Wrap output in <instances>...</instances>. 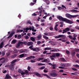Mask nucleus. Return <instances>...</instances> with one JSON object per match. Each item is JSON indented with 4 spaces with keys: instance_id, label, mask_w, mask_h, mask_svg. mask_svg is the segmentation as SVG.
I'll use <instances>...</instances> for the list:
<instances>
[{
    "instance_id": "1",
    "label": "nucleus",
    "mask_w": 79,
    "mask_h": 79,
    "mask_svg": "<svg viewBox=\"0 0 79 79\" xmlns=\"http://www.w3.org/2000/svg\"><path fill=\"white\" fill-rule=\"evenodd\" d=\"M57 18L59 19L60 21H66V18H64L61 16L58 15L57 16Z\"/></svg>"
},
{
    "instance_id": "2",
    "label": "nucleus",
    "mask_w": 79,
    "mask_h": 79,
    "mask_svg": "<svg viewBox=\"0 0 79 79\" xmlns=\"http://www.w3.org/2000/svg\"><path fill=\"white\" fill-rule=\"evenodd\" d=\"M63 38V39H66L65 35H60L58 36H56L55 37V39H58L59 38Z\"/></svg>"
},
{
    "instance_id": "3",
    "label": "nucleus",
    "mask_w": 79,
    "mask_h": 79,
    "mask_svg": "<svg viewBox=\"0 0 79 79\" xmlns=\"http://www.w3.org/2000/svg\"><path fill=\"white\" fill-rule=\"evenodd\" d=\"M14 65H15V64H11L9 66V68L10 70L11 71H13L14 70Z\"/></svg>"
},
{
    "instance_id": "4",
    "label": "nucleus",
    "mask_w": 79,
    "mask_h": 79,
    "mask_svg": "<svg viewBox=\"0 0 79 79\" xmlns=\"http://www.w3.org/2000/svg\"><path fill=\"white\" fill-rule=\"evenodd\" d=\"M65 22H66L67 23L69 24H73L74 23V22L73 21H71L69 19H65Z\"/></svg>"
},
{
    "instance_id": "5",
    "label": "nucleus",
    "mask_w": 79,
    "mask_h": 79,
    "mask_svg": "<svg viewBox=\"0 0 79 79\" xmlns=\"http://www.w3.org/2000/svg\"><path fill=\"white\" fill-rule=\"evenodd\" d=\"M19 52H20V53H27L28 52V50L27 49H24L19 51Z\"/></svg>"
},
{
    "instance_id": "6",
    "label": "nucleus",
    "mask_w": 79,
    "mask_h": 79,
    "mask_svg": "<svg viewBox=\"0 0 79 79\" xmlns=\"http://www.w3.org/2000/svg\"><path fill=\"white\" fill-rule=\"evenodd\" d=\"M50 57L51 58V60H54V58H55V57H56V54L53 53L52 55L50 56Z\"/></svg>"
},
{
    "instance_id": "7",
    "label": "nucleus",
    "mask_w": 79,
    "mask_h": 79,
    "mask_svg": "<svg viewBox=\"0 0 79 79\" xmlns=\"http://www.w3.org/2000/svg\"><path fill=\"white\" fill-rule=\"evenodd\" d=\"M31 50H32L33 51L38 52H39L40 50V49L39 48H32L31 49Z\"/></svg>"
},
{
    "instance_id": "8",
    "label": "nucleus",
    "mask_w": 79,
    "mask_h": 79,
    "mask_svg": "<svg viewBox=\"0 0 79 79\" xmlns=\"http://www.w3.org/2000/svg\"><path fill=\"white\" fill-rule=\"evenodd\" d=\"M51 76L52 77H56L57 76V74L54 72L51 73Z\"/></svg>"
},
{
    "instance_id": "9",
    "label": "nucleus",
    "mask_w": 79,
    "mask_h": 79,
    "mask_svg": "<svg viewBox=\"0 0 79 79\" xmlns=\"http://www.w3.org/2000/svg\"><path fill=\"white\" fill-rule=\"evenodd\" d=\"M26 56H24V54H22L20 55L19 56H18L17 58H23V57H25Z\"/></svg>"
},
{
    "instance_id": "10",
    "label": "nucleus",
    "mask_w": 79,
    "mask_h": 79,
    "mask_svg": "<svg viewBox=\"0 0 79 79\" xmlns=\"http://www.w3.org/2000/svg\"><path fill=\"white\" fill-rule=\"evenodd\" d=\"M73 40H76L77 38L76 37H77V34H73Z\"/></svg>"
},
{
    "instance_id": "11",
    "label": "nucleus",
    "mask_w": 79,
    "mask_h": 79,
    "mask_svg": "<svg viewBox=\"0 0 79 79\" xmlns=\"http://www.w3.org/2000/svg\"><path fill=\"white\" fill-rule=\"evenodd\" d=\"M28 46H31V45H33V42H29L27 43Z\"/></svg>"
},
{
    "instance_id": "12",
    "label": "nucleus",
    "mask_w": 79,
    "mask_h": 79,
    "mask_svg": "<svg viewBox=\"0 0 79 79\" xmlns=\"http://www.w3.org/2000/svg\"><path fill=\"white\" fill-rule=\"evenodd\" d=\"M17 54H14L13 55H12L10 56V57L12 58H16L17 57Z\"/></svg>"
},
{
    "instance_id": "13",
    "label": "nucleus",
    "mask_w": 79,
    "mask_h": 79,
    "mask_svg": "<svg viewBox=\"0 0 79 79\" xmlns=\"http://www.w3.org/2000/svg\"><path fill=\"white\" fill-rule=\"evenodd\" d=\"M71 12H73V13H78L79 12V10H71Z\"/></svg>"
},
{
    "instance_id": "14",
    "label": "nucleus",
    "mask_w": 79,
    "mask_h": 79,
    "mask_svg": "<svg viewBox=\"0 0 79 79\" xmlns=\"http://www.w3.org/2000/svg\"><path fill=\"white\" fill-rule=\"evenodd\" d=\"M52 49H53V48H44V50H52Z\"/></svg>"
},
{
    "instance_id": "15",
    "label": "nucleus",
    "mask_w": 79,
    "mask_h": 79,
    "mask_svg": "<svg viewBox=\"0 0 79 79\" xmlns=\"http://www.w3.org/2000/svg\"><path fill=\"white\" fill-rule=\"evenodd\" d=\"M35 74L36 76H37L38 77H42L40 75V74L36 72L35 73Z\"/></svg>"
},
{
    "instance_id": "16",
    "label": "nucleus",
    "mask_w": 79,
    "mask_h": 79,
    "mask_svg": "<svg viewBox=\"0 0 79 79\" xmlns=\"http://www.w3.org/2000/svg\"><path fill=\"white\" fill-rule=\"evenodd\" d=\"M30 39L31 40V41H32V42H35V38H34L33 37H31L30 38Z\"/></svg>"
},
{
    "instance_id": "17",
    "label": "nucleus",
    "mask_w": 79,
    "mask_h": 79,
    "mask_svg": "<svg viewBox=\"0 0 79 79\" xmlns=\"http://www.w3.org/2000/svg\"><path fill=\"white\" fill-rule=\"evenodd\" d=\"M60 60L62 62H64L65 61H66V60H65V59H64V58H60Z\"/></svg>"
},
{
    "instance_id": "18",
    "label": "nucleus",
    "mask_w": 79,
    "mask_h": 79,
    "mask_svg": "<svg viewBox=\"0 0 79 79\" xmlns=\"http://www.w3.org/2000/svg\"><path fill=\"white\" fill-rule=\"evenodd\" d=\"M42 37V35L41 34L39 35L37 37V39H38V40H40L41 39V38Z\"/></svg>"
},
{
    "instance_id": "19",
    "label": "nucleus",
    "mask_w": 79,
    "mask_h": 79,
    "mask_svg": "<svg viewBox=\"0 0 79 79\" xmlns=\"http://www.w3.org/2000/svg\"><path fill=\"white\" fill-rule=\"evenodd\" d=\"M4 44V43L3 42H2L0 45V49H1V48H2V47H3V44Z\"/></svg>"
},
{
    "instance_id": "20",
    "label": "nucleus",
    "mask_w": 79,
    "mask_h": 79,
    "mask_svg": "<svg viewBox=\"0 0 79 79\" xmlns=\"http://www.w3.org/2000/svg\"><path fill=\"white\" fill-rule=\"evenodd\" d=\"M45 2H46L47 5H49L50 4V1L48 0H44Z\"/></svg>"
},
{
    "instance_id": "21",
    "label": "nucleus",
    "mask_w": 79,
    "mask_h": 79,
    "mask_svg": "<svg viewBox=\"0 0 79 79\" xmlns=\"http://www.w3.org/2000/svg\"><path fill=\"white\" fill-rule=\"evenodd\" d=\"M16 40H14L12 41L11 44H16Z\"/></svg>"
},
{
    "instance_id": "22",
    "label": "nucleus",
    "mask_w": 79,
    "mask_h": 79,
    "mask_svg": "<svg viewBox=\"0 0 79 79\" xmlns=\"http://www.w3.org/2000/svg\"><path fill=\"white\" fill-rule=\"evenodd\" d=\"M6 79H10L11 78V76H9L8 74H6Z\"/></svg>"
},
{
    "instance_id": "23",
    "label": "nucleus",
    "mask_w": 79,
    "mask_h": 79,
    "mask_svg": "<svg viewBox=\"0 0 79 79\" xmlns=\"http://www.w3.org/2000/svg\"><path fill=\"white\" fill-rule=\"evenodd\" d=\"M58 26V25L57 24H56V26L54 27V29L55 30H56V31H58V29H57V27Z\"/></svg>"
},
{
    "instance_id": "24",
    "label": "nucleus",
    "mask_w": 79,
    "mask_h": 79,
    "mask_svg": "<svg viewBox=\"0 0 79 79\" xmlns=\"http://www.w3.org/2000/svg\"><path fill=\"white\" fill-rule=\"evenodd\" d=\"M68 37H69L70 39H71V40H73V37H72L71 35H69L68 36Z\"/></svg>"
},
{
    "instance_id": "25",
    "label": "nucleus",
    "mask_w": 79,
    "mask_h": 79,
    "mask_svg": "<svg viewBox=\"0 0 79 79\" xmlns=\"http://www.w3.org/2000/svg\"><path fill=\"white\" fill-rule=\"evenodd\" d=\"M19 47H20V44L18 43L16 46V48H19Z\"/></svg>"
},
{
    "instance_id": "26",
    "label": "nucleus",
    "mask_w": 79,
    "mask_h": 79,
    "mask_svg": "<svg viewBox=\"0 0 79 79\" xmlns=\"http://www.w3.org/2000/svg\"><path fill=\"white\" fill-rule=\"evenodd\" d=\"M15 62H16V60L15 59L14 60H12L11 62V64H13V63H15Z\"/></svg>"
},
{
    "instance_id": "27",
    "label": "nucleus",
    "mask_w": 79,
    "mask_h": 79,
    "mask_svg": "<svg viewBox=\"0 0 79 79\" xmlns=\"http://www.w3.org/2000/svg\"><path fill=\"white\" fill-rule=\"evenodd\" d=\"M44 59V58H39L38 59H37V60L38 61H40V60H42Z\"/></svg>"
},
{
    "instance_id": "28",
    "label": "nucleus",
    "mask_w": 79,
    "mask_h": 79,
    "mask_svg": "<svg viewBox=\"0 0 79 79\" xmlns=\"http://www.w3.org/2000/svg\"><path fill=\"white\" fill-rule=\"evenodd\" d=\"M30 62L31 63H35V59H34L33 60H32V59L31 60Z\"/></svg>"
},
{
    "instance_id": "29",
    "label": "nucleus",
    "mask_w": 79,
    "mask_h": 79,
    "mask_svg": "<svg viewBox=\"0 0 79 79\" xmlns=\"http://www.w3.org/2000/svg\"><path fill=\"white\" fill-rule=\"evenodd\" d=\"M60 66H62L63 67H65V65L64 63H61L60 64Z\"/></svg>"
},
{
    "instance_id": "30",
    "label": "nucleus",
    "mask_w": 79,
    "mask_h": 79,
    "mask_svg": "<svg viewBox=\"0 0 79 79\" xmlns=\"http://www.w3.org/2000/svg\"><path fill=\"white\" fill-rule=\"evenodd\" d=\"M43 38L45 39H46V40H48V37L46 36L45 35H43Z\"/></svg>"
},
{
    "instance_id": "31",
    "label": "nucleus",
    "mask_w": 79,
    "mask_h": 79,
    "mask_svg": "<svg viewBox=\"0 0 79 79\" xmlns=\"http://www.w3.org/2000/svg\"><path fill=\"white\" fill-rule=\"evenodd\" d=\"M65 30H66L67 32H68V31H69L70 30V28H69V27H67L65 29Z\"/></svg>"
},
{
    "instance_id": "32",
    "label": "nucleus",
    "mask_w": 79,
    "mask_h": 79,
    "mask_svg": "<svg viewBox=\"0 0 79 79\" xmlns=\"http://www.w3.org/2000/svg\"><path fill=\"white\" fill-rule=\"evenodd\" d=\"M49 29L50 31H52V30H53V26H51V27H49Z\"/></svg>"
},
{
    "instance_id": "33",
    "label": "nucleus",
    "mask_w": 79,
    "mask_h": 79,
    "mask_svg": "<svg viewBox=\"0 0 79 79\" xmlns=\"http://www.w3.org/2000/svg\"><path fill=\"white\" fill-rule=\"evenodd\" d=\"M47 62H50V61H48V60L47 59H44V63H47Z\"/></svg>"
},
{
    "instance_id": "34",
    "label": "nucleus",
    "mask_w": 79,
    "mask_h": 79,
    "mask_svg": "<svg viewBox=\"0 0 79 79\" xmlns=\"http://www.w3.org/2000/svg\"><path fill=\"white\" fill-rule=\"evenodd\" d=\"M31 56L27 57L26 58V60H31Z\"/></svg>"
},
{
    "instance_id": "35",
    "label": "nucleus",
    "mask_w": 79,
    "mask_h": 79,
    "mask_svg": "<svg viewBox=\"0 0 79 79\" xmlns=\"http://www.w3.org/2000/svg\"><path fill=\"white\" fill-rule=\"evenodd\" d=\"M38 66H44L45 65V64H41V63H39L38 64Z\"/></svg>"
},
{
    "instance_id": "36",
    "label": "nucleus",
    "mask_w": 79,
    "mask_h": 79,
    "mask_svg": "<svg viewBox=\"0 0 79 79\" xmlns=\"http://www.w3.org/2000/svg\"><path fill=\"white\" fill-rule=\"evenodd\" d=\"M14 52L15 53H16L18 52V50L16 49H15L14 50Z\"/></svg>"
},
{
    "instance_id": "37",
    "label": "nucleus",
    "mask_w": 79,
    "mask_h": 79,
    "mask_svg": "<svg viewBox=\"0 0 79 79\" xmlns=\"http://www.w3.org/2000/svg\"><path fill=\"white\" fill-rule=\"evenodd\" d=\"M66 53L67 55H69L70 54V52L69 51H66Z\"/></svg>"
},
{
    "instance_id": "38",
    "label": "nucleus",
    "mask_w": 79,
    "mask_h": 79,
    "mask_svg": "<svg viewBox=\"0 0 79 79\" xmlns=\"http://www.w3.org/2000/svg\"><path fill=\"white\" fill-rule=\"evenodd\" d=\"M76 54V52H74L71 53V55H72V56H74V55Z\"/></svg>"
},
{
    "instance_id": "39",
    "label": "nucleus",
    "mask_w": 79,
    "mask_h": 79,
    "mask_svg": "<svg viewBox=\"0 0 79 79\" xmlns=\"http://www.w3.org/2000/svg\"><path fill=\"white\" fill-rule=\"evenodd\" d=\"M2 56H4L5 55V51H3L2 52Z\"/></svg>"
},
{
    "instance_id": "40",
    "label": "nucleus",
    "mask_w": 79,
    "mask_h": 79,
    "mask_svg": "<svg viewBox=\"0 0 79 79\" xmlns=\"http://www.w3.org/2000/svg\"><path fill=\"white\" fill-rule=\"evenodd\" d=\"M62 9H64V10H66V7L62 5Z\"/></svg>"
},
{
    "instance_id": "41",
    "label": "nucleus",
    "mask_w": 79,
    "mask_h": 79,
    "mask_svg": "<svg viewBox=\"0 0 79 79\" xmlns=\"http://www.w3.org/2000/svg\"><path fill=\"white\" fill-rule=\"evenodd\" d=\"M58 51H60V50L58 49H53V52H58Z\"/></svg>"
},
{
    "instance_id": "42",
    "label": "nucleus",
    "mask_w": 79,
    "mask_h": 79,
    "mask_svg": "<svg viewBox=\"0 0 79 79\" xmlns=\"http://www.w3.org/2000/svg\"><path fill=\"white\" fill-rule=\"evenodd\" d=\"M24 38H25L26 39H28L29 38L28 36L26 35L24 37Z\"/></svg>"
},
{
    "instance_id": "43",
    "label": "nucleus",
    "mask_w": 79,
    "mask_h": 79,
    "mask_svg": "<svg viewBox=\"0 0 79 79\" xmlns=\"http://www.w3.org/2000/svg\"><path fill=\"white\" fill-rule=\"evenodd\" d=\"M13 35L11 34H11L8 37L7 39H9V38H10V37H12Z\"/></svg>"
},
{
    "instance_id": "44",
    "label": "nucleus",
    "mask_w": 79,
    "mask_h": 79,
    "mask_svg": "<svg viewBox=\"0 0 79 79\" xmlns=\"http://www.w3.org/2000/svg\"><path fill=\"white\" fill-rule=\"evenodd\" d=\"M18 72L19 73H21L22 72H23V71L21 70V69H19V70L18 71Z\"/></svg>"
},
{
    "instance_id": "45",
    "label": "nucleus",
    "mask_w": 79,
    "mask_h": 79,
    "mask_svg": "<svg viewBox=\"0 0 79 79\" xmlns=\"http://www.w3.org/2000/svg\"><path fill=\"white\" fill-rule=\"evenodd\" d=\"M23 29L24 31H26V30H27V31H29V27H27L25 28H24Z\"/></svg>"
},
{
    "instance_id": "46",
    "label": "nucleus",
    "mask_w": 79,
    "mask_h": 79,
    "mask_svg": "<svg viewBox=\"0 0 79 79\" xmlns=\"http://www.w3.org/2000/svg\"><path fill=\"white\" fill-rule=\"evenodd\" d=\"M63 32H62L63 34H64V33H66V32H67V31H66V30H63Z\"/></svg>"
},
{
    "instance_id": "47",
    "label": "nucleus",
    "mask_w": 79,
    "mask_h": 79,
    "mask_svg": "<svg viewBox=\"0 0 79 79\" xmlns=\"http://www.w3.org/2000/svg\"><path fill=\"white\" fill-rule=\"evenodd\" d=\"M44 35H46V36H47V35H49V33H44Z\"/></svg>"
},
{
    "instance_id": "48",
    "label": "nucleus",
    "mask_w": 79,
    "mask_h": 79,
    "mask_svg": "<svg viewBox=\"0 0 79 79\" xmlns=\"http://www.w3.org/2000/svg\"><path fill=\"white\" fill-rule=\"evenodd\" d=\"M19 43L20 45V44L21 45H22V44H23V42H22V41H19Z\"/></svg>"
},
{
    "instance_id": "49",
    "label": "nucleus",
    "mask_w": 79,
    "mask_h": 79,
    "mask_svg": "<svg viewBox=\"0 0 79 79\" xmlns=\"http://www.w3.org/2000/svg\"><path fill=\"white\" fill-rule=\"evenodd\" d=\"M45 20L42 19L40 20V21L41 23H44V22H45Z\"/></svg>"
},
{
    "instance_id": "50",
    "label": "nucleus",
    "mask_w": 79,
    "mask_h": 79,
    "mask_svg": "<svg viewBox=\"0 0 79 79\" xmlns=\"http://www.w3.org/2000/svg\"><path fill=\"white\" fill-rule=\"evenodd\" d=\"M33 47V45H31L29 47V48L30 49H31V50H32V48H32Z\"/></svg>"
},
{
    "instance_id": "51",
    "label": "nucleus",
    "mask_w": 79,
    "mask_h": 79,
    "mask_svg": "<svg viewBox=\"0 0 79 79\" xmlns=\"http://www.w3.org/2000/svg\"><path fill=\"white\" fill-rule=\"evenodd\" d=\"M20 38H21V35H18V39H20Z\"/></svg>"
},
{
    "instance_id": "52",
    "label": "nucleus",
    "mask_w": 79,
    "mask_h": 79,
    "mask_svg": "<svg viewBox=\"0 0 79 79\" xmlns=\"http://www.w3.org/2000/svg\"><path fill=\"white\" fill-rule=\"evenodd\" d=\"M6 54L7 56H10V53L9 52L7 53Z\"/></svg>"
},
{
    "instance_id": "53",
    "label": "nucleus",
    "mask_w": 79,
    "mask_h": 79,
    "mask_svg": "<svg viewBox=\"0 0 79 79\" xmlns=\"http://www.w3.org/2000/svg\"><path fill=\"white\" fill-rule=\"evenodd\" d=\"M56 56H60V54H59V53H56Z\"/></svg>"
},
{
    "instance_id": "54",
    "label": "nucleus",
    "mask_w": 79,
    "mask_h": 79,
    "mask_svg": "<svg viewBox=\"0 0 79 79\" xmlns=\"http://www.w3.org/2000/svg\"><path fill=\"white\" fill-rule=\"evenodd\" d=\"M21 75H24L26 74V73L25 72H22L21 73Z\"/></svg>"
},
{
    "instance_id": "55",
    "label": "nucleus",
    "mask_w": 79,
    "mask_h": 79,
    "mask_svg": "<svg viewBox=\"0 0 79 79\" xmlns=\"http://www.w3.org/2000/svg\"><path fill=\"white\" fill-rule=\"evenodd\" d=\"M27 69L29 71H31V67H30V66H28V68H27Z\"/></svg>"
},
{
    "instance_id": "56",
    "label": "nucleus",
    "mask_w": 79,
    "mask_h": 79,
    "mask_svg": "<svg viewBox=\"0 0 79 79\" xmlns=\"http://www.w3.org/2000/svg\"><path fill=\"white\" fill-rule=\"evenodd\" d=\"M34 4H35L34 3L31 2L30 4V5H31V6H33V5H34Z\"/></svg>"
},
{
    "instance_id": "57",
    "label": "nucleus",
    "mask_w": 79,
    "mask_h": 79,
    "mask_svg": "<svg viewBox=\"0 0 79 79\" xmlns=\"http://www.w3.org/2000/svg\"><path fill=\"white\" fill-rule=\"evenodd\" d=\"M74 67H76V68H79V66L78 65H74Z\"/></svg>"
},
{
    "instance_id": "58",
    "label": "nucleus",
    "mask_w": 79,
    "mask_h": 79,
    "mask_svg": "<svg viewBox=\"0 0 79 79\" xmlns=\"http://www.w3.org/2000/svg\"><path fill=\"white\" fill-rule=\"evenodd\" d=\"M45 68V67L44 66H42L40 68V69H44Z\"/></svg>"
},
{
    "instance_id": "59",
    "label": "nucleus",
    "mask_w": 79,
    "mask_h": 79,
    "mask_svg": "<svg viewBox=\"0 0 79 79\" xmlns=\"http://www.w3.org/2000/svg\"><path fill=\"white\" fill-rule=\"evenodd\" d=\"M30 57L31 58V59H32V58H33V59L35 58V56H30Z\"/></svg>"
},
{
    "instance_id": "60",
    "label": "nucleus",
    "mask_w": 79,
    "mask_h": 79,
    "mask_svg": "<svg viewBox=\"0 0 79 79\" xmlns=\"http://www.w3.org/2000/svg\"><path fill=\"white\" fill-rule=\"evenodd\" d=\"M57 8L58 9V10H62V7H58Z\"/></svg>"
},
{
    "instance_id": "61",
    "label": "nucleus",
    "mask_w": 79,
    "mask_h": 79,
    "mask_svg": "<svg viewBox=\"0 0 79 79\" xmlns=\"http://www.w3.org/2000/svg\"><path fill=\"white\" fill-rule=\"evenodd\" d=\"M59 68L60 69H65V68L63 67L60 66V67H59Z\"/></svg>"
},
{
    "instance_id": "62",
    "label": "nucleus",
    "mask_w": 79,
    "mask_h": 79,
    "mask_svg": "<svg viewBox=\"0 0 79 79\" xmlns=\"http://www.w3.org/2000/svg\"><path fill=\"white\" fill-rule=\"evenodd\" d=\"M41 43V42L40 41H38L37 44V45H40Z\"/></svg>"
},
{
    "instance_id": "63",
    "label": "nucleus",
    "mask_w": 79,
    "mask_h": 79,
    "mask_svg": "<svg viewBox=\"0 0 79 79\" xmlns=\"http://www.w3.org/2000/svg\"><path fill=\"white\" fill-rule=\"evenodd\" d=\"M27 24H30L31 25V24H32V23H31V22L29 21H28L27 22Z\"/></svg>"
},
{
    "instance_id": "64",
    "label": "nucleus",
    "mask_w": 79,
    "mask_h": 79,
    "mask_svg": "<svg viewBox=\"0 0 79 79\" xmlns=\"http://www.w3.org/2000/svg\"><path fill=\"white\" fill-rule=\"evenodd\" d=\"M32 16H37V15L35 13H34L33 14H32Z\"/></svg>"
}]
</instances>
